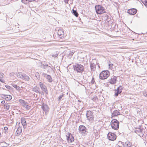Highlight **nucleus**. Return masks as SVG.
<instances>
[{"instance_id":"1","label":"nucleus","mask_w":147,"mask_h":147,"mask_svg":"<svg viewBox=\"0 0 147 147\" xmlns=\"http://www.w3.org/2000/svg\"><path fill=\"white\" fill-rule=\"evenodd\" d=\"M73 67L75 71L80 73H82L84 69V67L79 63H75L73 65Z\"/></svg>"},{"instance_id":"2","label":"nucleus","mask_w":147,"mask_h":147,"mask_svg":"<svg viewBox=\"0 0 147 147\" xmlns=\"http://www.w3.org/2000/svg\"><path fill=\"white\" fill-rule=\"evenodd\" d=\"M109 76V72L108 70L102 71L99 75V78L101 80L106 79Z\"/></svg>"},{"instance_id":"3","label":"nucleus","mask_w":147,"mask_h":147,"mask_svg":"<svg viewBox=\"0 0 147 147\" xmlns=\"http://www.w3.org/2000/svg\"><path fill=\"white\" fill-rule=\"evenodd\" d=\"M111 125L113 129L117 130L119 127V122L116 119H113L111 121Z\"/></svg>"},{"instance_id":"4","label":"nucleus","mask_w":147,"mask_h":147,"mask_svg":"<svg viewBox=\"0 0 147 147\" xmlns=\"http://www.w3.org/2000/svg\"><path fill=\"white\" fill-rule=\"evenodd\" d=\"M95 9L96 13L98 14H101L105 12L104 8L100 5H96L95 6Z\"/></svg>"},{"instance_id":"5","label":"nucleus","mask_w":147,"mask_h":147,"mask_svg":"<svg viewBox=\"0 0 147 147\" xmlns=\"http://www.w3.org/2000/svg\"><path fill=\"white\" fill-rule=\"evenodd\" d=\"M86 117L88 120L91 121L94 120V117L93 113L90 111H88L87 112Z\"/></svg>"},{"instance_id":"6","label":"nucleus","mask_w":147,"mask_h":147,"mask_svg":"<svg viewBox=\"0 0 147 147\" xmlns=\"http://www.w3.org/2000/svg\"><path fill=\"white\" fill-rule=\"evenodd\" d=\"M66 137L68 142L71 143L74 141V138L70 133H67V135H66Z\"/></svg>"},{"instance_id":"7","label":"nucleus","mask_w":147,"mask_h":147,"mask_svg":"<svg viewBox=\"0 0 147 147\" xmlns=\"http://www.w3.org/2000/svg\"><path fill=\"white\" fill-rule=\"evenodd\" d=\"M107 137L109 140L111 141H114L116 138L114 134L111 132H109L107 134Z\"/></svg>"},{"instance_id":"8","label":"nucleus","mask_w":147,"mask_h":147,"mask_svg":"<svg viewBox=\"0 0 147 147\" xmlns=\"http://www.w3.org/2000/svg\"><path fill=\"white\" fill-rule=\"evenodd\" d=\"M86 128L83 125L80 126L79 130L80 133L82 134H84L86 132Z\"/></svg>"},{"instance_id":"9","label":"nucleus","mask_w":147,"mask_h":147,"mask_svg":"<svg viewBox=\"0 0 147 147\" xmlns=\"http://www.w3.org/2000/svg\"><path fill=\"white\" fill-rule=\"evenodd\" d=\"M39 85L41 89L45 92L47 93V90L44 84L41 82H39Z\"/></svg>"},{"instance_id":"10","label":"nucleus","mask_w":147,"mask_h":147,"mask_svg":"<svg viewBox=\"0 0 147 147\" xmlns=\"http://www.w3.org/2000/svg\"><path fill=\"white\" fill-rule=\"evenodd\" d=\"M122 144V145L123 146V147H131V145L130 143L128 141H127L124 143L121 141H119V144Z\"/></svg>"},{"instance_id":"11","label":"nucleus","mask_w":147,"mask_h":147,"mask_svg":"<svg viewBox=\"0 0 147 147\" xmlns=\"http://www.w3.org/2000/svg\"><path fill=\"white\" fill-rule=\"evenodd\" d=\"M42 108L44 111L45 112V114H47V113L49 111V108L48 106L46 104H43L42 106Z\"/></svg>"},{"instance_id":"12","label":"nucleus","mask_w":147,"mask_h":147,"mask_svg":"<svg viewBox=\"0 0 147 147\" xmlns=\"http://www.w3.org/2000/svg\"><path fill=\"white\" fill-rule=\"evenodd\" d=\"M137 10L134 8L131 9H129L127 11V13L130 15H134L136 14Z\"/></svg>"},{"instance_id":"13","label":"nucleus","mask_w":147,"mask_h":147,"mask_svg":"<svg viewBox=\"0 0 147 147\" xmlns=\"http://www.w3.org/2000/svg\"><path fill=\"white\" fill-rule=\"evenodd\" d=\"M42 75L44 77H45L49 82H51L52 81V79L51 77L49 75H47L45 73H42Z\"/></svg>"},{"instance_id":"14","label":"nucleus","mask_w":147,"mask_h":147,"mask_svg":"<svg viewBox=\"0 0 147 147\" xmlns=\"http://www.w3.org/2000/svg\"><path fill=\"white\" fill-rule=\"evenodd\" d=\"M57 34L59 37L60 38H62L63 37L64 32L62 29H59L58 30Z\"/></svg>"},{"instance_id":"15","label":"nucleus","mask_w":147,"mask_h":147,"mask_svg":"<svg viewBox=\"0 0 147 147\" xmlns=\"http://www.w3.org/2000/svg\"><path fill=\"white\" fill-rule=\"evenodd\" d=\"M117 77L115 76H113L111 77L110 81V83L112 84H115L117 81Z\"/></svg>"},{"instance_id":"16","label":"nucleus","mask_w":147,"mask_h":147,"mask_svg":"<svg viewBox=\"0 0 147 147\" xmlns=\"http://www.w3.org/2000/svg\"><path fill=\"white\" fill-rule=\"evenodd\" d=\"M22 132V127L19 126L18 127V129L16 132V135L17 136H19L20 135Z\"/></svg>"},{"instance_id":"17","label":"nucleus","mask_w":147,"mask_h":147,"mask_svg":"<svg viewBox=\"0 0 147 147\" xmlns=\"http://www.w3.org/2000/svg\"><path fill=\"white\" fill-rule=\"evenodd\" d=\"M120 115V112H119V110H115L112 113V117H115L117 115Z\"/></svg>"},{"instance_id":"18","label":"nucleus","mask_w":147,"mask_h":147,"mask_svg":"<svg viewBox=\"0 0 147 147\" xmlns=\"http://www.w3.org/2000/svg\"><path fill=\"white\" fill-rule=\"evenodd\" d=\"M21 123L24 128H26V123L24 118L23 117L21 119Z\"/></svg>"},{"instance_id":"19","label":"nucleus","mask_w":147,"mask_h":147,"mask_svg":"<svg viewBox=\"0 0 147 147\" xmlns=\"http://www.w3.org/2000/svg\"><path fill=\"white\" fill-rule=\"evenodd\" d=\"M122 89L121 88V86L119 87L117 90L116 91V92L115 93V95L116 96H118L119 94L121 93L122 92Z\"/></svg>"},{"instance_id":"20","label":"nucleus","mask_w":147,"mask_h":147,"mask_svg":"<svg viewBox=\"0 0 147 147\" xmlns=\"http://www.w3.org/2000/svg\"><path fill=\"white\" fill-rule=\"evenodd\" d=\"M3 95L4 96V98L6 100H9L11 99V96L9 95Z\"/></svg>"},{"instance_id":"21","label":"nucleus","mask_w":147,"mask_h":147,"mask_svg":"<svg viewBox=\"0 0 147 147\" xmlns=\"http://www.w3.org/2000/svg\"><path fill=\"white\" fill-rule=\"evenodd\" d=\"M90 67L92 70H94L95 69L96 65L94 63L91 62L90 64Z\"/></svg>"},{"instance_id":"22","label":"nucleus","mask_w":147,"mask_h":147,"mask_svg":"<svg viewBox=\"0 0 147 147\" xmlns=\"http://www.w3.org/2000/svg\"><path fill=\"white\" fill-rule=\"evenodd\" d=\"M39 89V87L37 86H34L32 89V90L35 92L36 93H40V92L38 91V90Z\"/></svg>"},{"instance_id":"23","label":"nucleus","mask_w":147,"mask_h":147,"mask_svg":"<svg viewBox=\"0 0 147 147\" xmlns=\"http://www.w3.org/2000/svg\"><path fill=\"white\" fill-rule=\"evenodd\" d=\"M24 74L20 72H18L17 74V76L18 77L23 79Z\"/></svg>"},{"instance_id":"24","label":"nucleus","mask_w":147,"mask_h":147,"mask_svg":"<svg viewBox=\"0 0 147 147\" xmlns=\"http://www.w3.org/2000/svg\"><path fill=\"white\" fill-rule=\"evenodd\" d=\"M22 79L25 80H26L28 81L29 80V78L28 76H27L26 74H24Z\"/></svg>"},{"instance_id":"25","label":"nucleus","mask_w":147,"mask_h":147,"mask_svg":"<svg viewBox=\"0 0 147 147\" xmlns=\"http://www.w3.org/2000/svg\"><path fill=\"white\" fill-rule=\"evenodd\" d=\"M142 3L147 7V0H141Z\"/></svg>"},{"instance_id":"26","label":"nucleus","mask_w":147,"mask_h":147,"mask_svg":"<svg viewBox=\"0 0 147 147\" xmlns=\"http://www.w3.org/2000/svg\"><path fill=\"white\" fill-rule=\"evenodd\" d=\"M73 12V14L76 17H78V13H77V11L76 10H74V9L72 10Z\"/></svg>"},{"instance_id":"27","label":"nucleus","mask_w":147,"mask_h":147,"mask_svg":"<svg viewBox=\"0 0 147 147\" xmlns=\"http://www.w3.org/2000/svg\"><path fill=\"white\" fill-rule=\"evenodd\" d=\"M4 108L7 110H8L9 108V105L7 104H5L4 105Z\"/></svg>"},{"instance_id":"28","label":"nucleus","mask_w":147,"mask_h":147,"mask_svg":"<svg viewBox=\"0 0 147 147\" xmlns=\"http://www.w3.org/2000/svg\"><path fill=\"white\" fill-rule=\"evenodd\" d=\"M35 76L39 80L40 79V74L38 72H36L35 74Z\"/></svg>"},{"instance_id":"29","label":"nucleus","mask_w":147,"mask_h":147,"mask_svg":"<svg viewBox=\"0 0 147 147\" xmlns=\"http://www.w3.org/2000/svg\"><path fill=\"white\" fill-rule=\"evenodd\" d=\"M113 65V64L109 61V68L111 69L113 68L112 67Z\"/></svg>"},{"instance_id":"30","label":"nucleus","mask_w":147,"mask_h":147,"mask_svg":"<svg viewBox=\"0 0 147 147\" xmlns=\"http://www.w3.org/2000/svg\"><path fill=\"white\" fill-rule=\"evenodd\" d=\"M22 2L25 4L29 3L28 0H22Z\"/></svg>"},{"instance_id":"31","label":"nucleus","mask_w":147,"mask_h":147,"mask_svg":"<svg viewBox=\"0 0 147 147\" xmlns=\"http://www.w3.org/2000/svg\"><path fill=\"white\" fill-rule=\"evenodd\" d=\"M64 95V94H63L62 95H60L59 96V97H58V100L59 101H60Z\"/></svg>"},{"instance_id":"32","label":"nucleus","mask_w":147,"mask_h":147,"mask_svg":"<svg viewBox=\"0 0 147 147\" xmlns=\"http://www.w3.org/2000/svg\"><path fill=\"white\" fill-rule=\"evenodd\" d=\"M4 133L5 134L7 133V132L8 128L6 127H4Z\"/></svg>"},{"instance_id":"33","label":"nucleus","mask_w":147,"mask_h":147,"mask_svg":"<svg viewBox=\"0 0 147 147\" xmlns=\"http://www.w3.org/2000/svg\"><path fill=\"white\" fill-rule=\"evenodd\" d=\"M13 86L18 90L20 88V87L19 86H18L16 85L13 84Z\"/></svg>"},{"instance_id":"34","label":"nucleus","mask_w":147,"mask_h":147,"mask_svg":"<svg viewBox=\"0 0 147 147\" xmlns=\"http://www.w3.org/2000/svg\"><path fill=\"white\" fill-rule=\"evenodd\" d=\"M24 107L27 110H29L30 109V106L27 105Z\"/></svg>"},{"instance_id":"35","label":"nucleus","mask_w":147,"mask_h":147,"mask_svg":"<svg viewBox=\"0 0 147 147\" xmlns=\"http://www.w3.org/2000/svg\"><path fill=\"white\" fill-rule=\"evenodd\" d=\"M19 102L22 105L23 103H24L25 101L23 100L20 99L19 100Z\"/></svg>"},{"instance_id":"36","label":"nucleus","mask_w":147,"mask_h":147,"mask_svg":"<svg viewBox=\"0 0 147 147\" xmlns=\"http://www.w3.org/2000/svg\"><path fill=\"white\" fill-rule=\"evenodd\" d=\"M4 76V75L3 73L0 72V78H3Z\"/></svg>"},{"instance_id":"37","label":"nucleus","mask_w":147,"mask_h":147,"mask_svg":"<svg viewBox=\"0 0 147 147\" xmlns=\"http://www.w3.org/2000/svg\"><path fill=\"white\" fill-rule=\"evenodd\" d=\"M2 144H3L4 146H8L9 144H8L7 143H6L5 142H2Z\"/></svg>"},{"instance_id":"38","label":"nucleus","mask_w":147,"mask_h":147,"mask_svg":"<svg viewBox=\"0 0 147 147\" xmlns=\"http://www.w3.org/2000/svg\"><path fill=\"white\" fill-rule=\"evenodd\" d=\"M43 68L45 69H46L47 67H50V66H48V65H45L44 64L43 65Z\"/></svg>"},{"instance_id":"39","label":"nucleus","mask_w":147,"mask_h":147,"mask_svg":"<svg viewBox=\"0 0 147 147\" xmlns=\"http://www.w3.org/2000/svg\"><path fill=\"white\" fill-rule=\"evenodd\" d=\"M5 87L8 89H10L11 87L7 85H5Z\"/></svg>"},{"instance_id":"40","label":"nucleus","mask_w":147,"mask_h":147,"mask_svg":"<svg viewBox=\"0 0 147 147\" xmlns=\"http://www.w3.org/2000/svg\"><path fill=\"white\" fill-rule=\"evenodd\" d=\"M28 104L27 103L25 102L24 103H23L22 105L24 107H25L27 105H28Z\"/></svg>"},{"instance_id":"41","label":"nucleus","mask_w":147,"mask_h":147,"mask_svg":"<svg viewBox=\"0 0 147 147\" xmlns=\"http://www.w3.org/2000/svg\"><path fill=\"white\" fill-rule=\"evenodd\" d=\"M73 51H70V53H69V54L71 55H73L74 53V52H73Z\"/></svg>"},{"instance_id":"42","label":"nucleus","mask_w":147,"mask_h":147,"mask_svg":"<svg viewBox=\"0 0 147 147\" xmlns=\"http://www.w3.org/2000/svg\"><path fill=\"white\" fill-rule=\"evenodd\" d=\"M69 0H64V2L66 3H68Z\"/></svg>"},{"instance_id":"43","label":"nucleus","mask_w":147,"mask_h":147,"mask_svg":"<svg viewBox=\"0 0 147 147\" xmlns=\"http://www.w3.org/2000/svg\"><path fill=\"white\" fill-rule=\"evenodd\" d=\"M35 0H28V2H29H29H32V1H34Z\"/></svg>"},{"instance_id":"44","label":"nucleus","mask_w":147,"mask_h":147,"mask_svg":"<svg viewBox=\"0 0 147 147\" xmlns=\"http://www.w3.org/2000/svg\"><path fill=\"white\" fill-rule=\"evenodd\" d=\"M5 102V101L4 100H3L1 101V103L2 104H4Z\"/></svg>"},{"instance_id":"45","label":"nucleus","mask_w":147,"mask_h":147,"mask_svg":"<svg viewBox=\"0 0 147 147\" xmlns=\"http://www.w3.org/2000/svg\"><path fill=\"white\" fill-rule=\"evenodd\" d=\"M118 144H119V146H119V145H122V144H119V142L118 143Z\"/></svg>"},{"instance_id":"46","label":"nucleus","mask_w":147,"mask_h":147,"mask_svg":"<svg viewBox=\"0 0 147 147\" xmlns=\"http://www.w3.org/2000/svg\"><path fill=\"white\" fill-rule=\"evenodd\" d=\"M92 84H93L94 83V82L92 80Z\"/></svg>"},{"instance_id":"47","label":"nucleus","mask_w":147,"mask_h":147,"mask_svg":"<svg viewBox=\"0 0 147 147\" xmlns=\"http://www.w3.org/2000/svg\"><path fill=\"white\" fill-rule=\"evenodd\" d=\"M57 55H57V54H56V55H55V57H57Z\"/></svg>"},{"instance_id":"48","label":"nucleus","mask_w":147,"mask_h":147,"mask_svg":"<svg viewBox=\"0 0 147 147\" xmlns=\"http://www.w3.org/2000/svg\"><path fill=\"white\" fill-rule=\"evenodd\" d=\"M140 131H141L140 129Z\"/></svg>"}]
</instances>
